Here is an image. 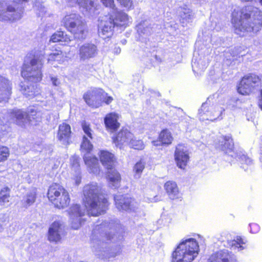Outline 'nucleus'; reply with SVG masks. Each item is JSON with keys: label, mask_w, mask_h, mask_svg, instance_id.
<instances>
[{"label": "nucleus", "mask_w": 262, "mask_h": 262, "mask_svg": "<svg viewBox=\"0 0 262 262\" xmlns=\"http://www.w3.org/2000/svg\"><path fill=\"white\" fill-rule=\"evenodd\" d=\"M77 3L79 6L86 10H91L95 7L94 0H77Z\"/></svg>", "instance_id": "obj_34"}, {"label": "nucleus", "mask_w": 262, "mask_h": 262, "mask_svg": "<svg viewBox=\"0 0 262 262\" xmlns=\"http://www.w3.org/2000/svg\"><path fill=\"white\" fill-rule=\"evenodd\" d=\"M231 23L235 34L241 37L258 31L262 27V12H254V7L246 5L234 9L231 15Z\"/></svg>", "instance_id": "obj_1"}, {"label": "nucleus", "mask_w": 262, "mask_h": 262, "mask_svg": "<svg viewBox=\"0 0 262 262\" xmlns=\"http://www.w3.org/2000/svg\"><path fill=\"white\" fill-rule=\"evenodd\" d=\"M10 198V189L5 186L0 189V205H5L9 202Z\"/></svg>", "instance_id": "obj_32"}, {"label": "nucleus", "mask_w": 262, "mask_h": 262, "mask_svg": "<svg viewBox=\"0 0 262 262\" xmlns=\"http://www.w3.org/2000/svg\"><path fill=\"white\" fill-rule=\"evenodd\" d=\"M10 115L12 118L18 121H21L24 119H27L26 112L20 109H13L10 112Z\"/></svg>", "instance_id": "obj_33"}, {"label": "nucleus", "mask_w": 262, "mask_h": 262, "mask_svg": "<svg viewBox=\"0 0 262 262\" xmlns=\"http://www.w3.org/2000/svg\"><path fill=\"white\" fill-rule=\"evenodd\" d=\"M208 262H235V260L228 251L223 250L213 253Z\"/></svg>", "instance_id": "obj_25"}, {"label": "nucleus", "mask_w": 262, "mask_h": 262, "mask_svg": "<svg viewBox=\"0 0 262 262\" xmlns=\"http://www.w3.org/2000/svg\"><path fill=\"white\" fill-rule=\"evenodd\" d=\"M121 180L120 174L116 169L108 170L107 172V180L113 186H117Z\"/></svg>", "instance_id": "obj_30"}, {"label": "nucleus", "mask_w": 262, "mask_h": 262, "mask_svg": "<svg viewBox=\"0 0 262 262\" xmlns=\"http://www.w3.org/2000/svg\"><path fill=\"white\" fill-rule=\"evenodd\" d=\"M164 189L169 199L171 200L181 199L182 194L175 181L172 180L166 181L164 184Z\"/></svg>", "instance_id": "obj_22"}, {"label": "nucleus", "mask_w": 262, "mask_h": 262, "mask_svg": "<svg viewBox=\"0 0 262 262\" xmlns=\"http://www.w3.org/2000/svg\"><path fill=\"white\" fill-rule=\"evenodd\" d=\"M36 198L37 192L35 190L29 192L23 200V207L25 208H27L32 205L35 203Z\"/></svg>", "instance_id": "obj_31"}, {"label": "nucleus", "mask_w": 262, "mask_h": 262, "mask_svg": "<svg viewBox=\"0 0 262 262\" xmlns=\"http://www.w3.org/2000/svg\"><path fill=\"white\" fill-rule=\"evenodd\" d=\"M241 159L242 160H245L246 162H248V163L251 162L250 159L246 156H243V157H241Z\"/></svg>", "instance_id": "obj_47"}, {"label": "nucleus", "mask_w": 262, "mask_h": 262, "mask_svg": "<svg viewBox=\"0 0 262 262\" xmlns=\"http://www.w3.org/2000/svg\"><path fill=\"white\" fill-rule=\"evenodd\" d=\"M242 2H251L253 0H240Z\"/></svg>", "instance_id": "obj_48"}, {"label": "nucleus", "mask_w": 262, "mask_h": 262, "mask_svg": "<svg viewBox=\"0 0 262 262\" xmlns=\"http://www.w3.org/2000/svg\"><path fill=\"white\" fill-rule=\"evenodd\" d=\"M129 147L135 150L140 151L144 149L146 144L142 139L134 137L130 138L127 144Z\"/></svg>", "instance_id": "obj_28"}, {"label": "nucleus", "mask_w": 262, "mask_h": 262, "mask_svg": "<svg viewBox=\"0 0 262 262\" xmlns=\"http://www.w3.org/2000/svg\"><path fill=\"white\" fill-rule=\"evenodd\" d=\"M47 197L53 206L59 209L68 207L71 202L69 192L61 184L52 183L48 187Z\"/></svg>", "instance_id": "obj_6"}, {"label": "nucleus", "mask_w": 262, "mask_h": 262, "mask_svg": "<svg viewBox=\"0 0 262 262\" xmlns=\"http://www.w3.org/2000/svg\"><path fill=\"white\" fill-rule=\"evenodd\" d=\"M61 21L64 27L71 32L75 38H85L89 32L88 27L86 23L82 20L79 15L75 13L67 14Z\"/></svg>", "instance_id": "obj_7"}, {"label": "nucleus", "mask_w": 262, "mask_h": 262, "mask_svg": "<svg viewBox=\"0 0 262 262\" xmlns=\"http://www.w3.org/2000/svg\"><path fill=\"white\" fill-rule=\"evenodd\" d=\"M82 97L85 103L93 108H97L103 103L108 105L114 100L113 97L109 96L102 88L96 87L87 90Z\"/></svg>", "instance_id": "obj_9"}, {"label": "nucleus", "mask_w": 262, "mask_h": 262, "mask_svg": "<svg viewBox=\"0 0 262 262\" xmlns=\"http://www.w3.org/2000/svg\"><path fill=\"white\" fill-rule=\"evenodd\" d=\"M145 168V163L142 160H139L134 165L133 170L135 173L140 177Z\"/></svg>", "instance_id": "obj_36"}, {"label": "nucleus", "mask_w": 262, "mask_h": 262, "mask_svg": "<svg viewBox=\"0 0 262 262\" xmlns=\"http://www.w3.org/2000/svg\"><path fill=\"white\" fill-rule=\"evenodd\" d=\"M22 17V13L6 0H0V21L14 23Z\"/></svg>", "instance_id": "obj_11"}, {"label": "nucleus", "mask_w": 262, "mask_h": 262, "mask_svg": "<svg viewBox=\"0 0 262 262\" xmlns=\"http://www.w3.org/2000/svg\"><path fill=\"white\" fill-rule=\"evenodd\" d=\"M37 111L34 108V106L30 107L28 108L27 111L26 112L27 119L31 121L32 120L37 119Z\"/></svg>", "instance_id": "obj_37"}, {"label": "nucleus", "mask_w": 262, "mask_h": 262, "mask_svg": "<svg viewBox=\"0 0 262 262\" xmlns=\"http://www.w3.org/2000/svg\"><path fill=\"white\" fill-rule=\"evenodd\" d=\"M62 228V224L60 221L53 222L49 228L48 232V239L50 242L57 243L61 240V235L60 232Z\"/></svg>", "instance_id": "obj_20"}, {"label": "nucleus", "mask_w": 262, "mask_h": 262, "mask_svg": "<svg viewBox=\"0 0 262 262\" xmlns=\"http://www.w3.org/2000/svg\"><path fill=\"white\" fill-rule=\"evenodd\" d=\"M73 133L70 125L66 122H62L58 126L57 132V138L66 145H70L72 142Z\"/></svg>", "instance_id": "obj_16"}, {"label": "nucleus", "mask_w": 262, "mask_h": 262, "mask_svg": "<svg viewBox=\"0 0 262 262\" xmlns=\"http://www.w3.org/2000/svg\"><path fill=\"white\" fill-rule=\"evenodd\" d=\"M82 129L84 133L80 145V150L85 152L83 157L84 164L86 165L90 173L99 174L101 167L98 159L95 156H88L93 149V145L91 143L90 140L93 139V130L90 123L85 121L81 123Z\"/></svg>", "instance_id": "obj_4"}, {"label": "nucleus", "mask_w": 262, "mask_h": 262, "mask_svg": "<svg viewBox=\"0 0 262 262\" xmlns=\"http://www.w3.org/2000/svg\"><path fill=\"white\" fill-rule=\"evenodd\" d=\"M68 214L71 222V227L72 229H78L86 221L83 218V216L85 215V212L81 209L79 204H73L68 210Z\"/></svg>", "instance_id": "obj_12"}, {"label": "nucleus", "mask_w": 262, "mask_h": 262, "mask_svg": "<svg viewBox=\"0 0 262 262\" xmlns=\"http://www.w3.org/2000/svg\"><path fill=\"white\" fill-rule=\"evenodd\" d=\"M12 94V85L7 78L0 75V103L8 102Z\"/></svg>", "instance_id": "obj_15"}, {"label": "nucleus", "mask_w": 262, "mask_h": 262, "mask_svg": "<svg viewBox=\"0 0 262 262\" xmlns=\"http://www.w3.org/2000/svg\"><path fill=\"white\" fill-rule=\"evenodd\" d=\"M259 2H260V4L262 5V0H259Z\"/></svg>", "instance_id": "obj_49"}, {"label": "nucleus", "mask_w": 262, "mask_h": 262, "mask_svg": "<svg viewBox=\"0 0 262 262\" xmlns=\"http://www.w3.org/2000/svg\"><path fill=\"white\" fill-rule=\"evenodd\" d=\"M262 86V77L255 73L242 76L236 85V91L243 96H249Z\"/></svg>", "instance_id": "obj_8"}, {"label": "nucleus", "mask_w": 262, "mask_h": 262, "mask_svg": "<svg viewBox=\"0 0 262 262\" xmlns=\"http://www.w3.org/2000/svg\"><path fill=\"white\" fill-rule=\"evenodd\" d=\"M115 204L116 208L120 211L130 210L133 199L123 195L115 196Z\"/></svg>", "instance_id": "obj_24"}, {"label": "nucleus", "mask_w": 262, "mask_h": 262, "mask_svg": "<svg viewBox=\"0 0 262 262\" xmlns=\"http://www.w3.org/2000/svg\"><path fill=\"white\" fill-rule=\"evenodd\" d=\"M81 177L80 176H76L74 178V182L76 185H79L81 182Z\"/></svg>", "instance_id": "obj_44"}, {"label": "nucleus", "mask_w": 262, "mask_h": 262, "mask_svg": "<svg viewBox=\"0 0 262 262\" xmlns=\"http://www.w3.org/2000/svg\"><path fill=\"white\" fill-rule=\"evenodd\" d=\"M133 135V133L128 127L126 126H122L119 131L115 132V133L112 136V143L116 146L122 148L125 143L128 144V142Z\"/></svg>", "instance_id": "obj_14"}, {"label": "nucleus", "mask_w": 262, "mask_h": 262, "mask_svg": "<svg viewBox=\"0 0 262 262\" xmlns=\"http://www.w3.org/2000/svg\"><path fill=\"white\" fill-rule=\"evenodd\" d=\"M71 165L72 167L75 168L80 167V159L78 157H73L71 160Z\"/></svg>", "instance_id": "obj_41"}, {"label": "nucleus", "mask_w": 262, "mask_h": 262, "mask_svg": "<svg viewBox=\"0 0 262 262\" xmlns=\"http://www.w3.org/2000/svg\"><path fill=\"white\" fill-rule=\"evenodd\" d=\"M10 150L6 146H0V163L6 161L10 156Z\"/></svg>", "instance_id": "obj_35"}, {"label": "nucleus", "mask_w": 262, "mask_h": 262, "mask_svg": "<svg viewBox=\"0 0 262 262\" xmlns=\"http://www.w3.org/2000/svg\"><path fill=\"white\" fill-rule=\"evenodd\" d=\"M97 46L92 43H85L79 49V55L81 60H85L95 57L97 54Z\"/></svg>", "instance_id": "obj_21"}, {"label": "nucleus", "mask_w": 262, "mask_h": 262, "mask_svg": "<svg viewBox=\"0 0 262 262\" xmlns=\"http://www.w3.org/2000/svg\"><path fill=\"white\" fill-rule=\"evenodd\" d=\"M199 245L193 238L181 242L171 254V262H192L198 255Z\"/></svg>", "instance_id": "obj_5"}, {"label": "nucleus", "mask_w": 262, "mask_h": 262, "mask_svg": "<svg viewBox=\"0 0 262 262\" xmlns=\"http://www.w3.org/2000/svg\"><path fill=\"white\" fill-rule=\"evenodd\" d=\"M44 59L43 54L35 52H30L26 56L20 72L25 80L35 83L41 81Z\"/></svg>", "instance_id": "obj_3"}, {"label": "nucleus", "mask_w": 262, "mask_h": 262, "mask_svg": "<svg viewBox=\"0 0 262 262\" xmlns=\"http://www.w3.org/2000/svg\"><path fill=\"white\" fill-rule=\"evenodd\" d=\"M222 141L220 144L222 150L225 152H230L233 151L234 144L233 140L231 136H223Z\"/></svg>", "instance_id": "obj_26"}, {"label": "nucleus", "mask_w": 262, "mask_h": 262, "mask_svg": "<svg viewBox=\"0 0 262 262\" xmlns=\"http://www.w3.org/2000/svg\"><path fill=\"white\" fill-rule=\"evenodd\" d=\"M98 157L102 165L106 169H113L117 163V158L115 155L107 150H100L98 154Z\"/></svg>", "instance_id": "obj_17"}, {"label": "nucleus", "mask_w": 262, "mask_h": 262, "mask_svg": "<svg viewBox=\"0 0 262 262\" xmlns=\"http://www.w3.org/2000/svg\"><path fill=\"white\" fill-rule=\"evenodd\" d=\"M72 40L71 37L62 31H57L53 33L50 38V42L56 43L64 42L69 43Z\"/></svg>", "instance_id": "obj_27"}, {"label": "nucleus", "mask_w": 262, "mask_h": 262, "mask_svg": "<svg viewBox=\"0 0 262 262\" xmlns=\"http://www.w3.org/2000/svg\"><path fill=\"white\" fill-rule=\"evenodd\" d=\"M173 141V137L168 129H163L159 133L157 139L153 140L151 143L155 146H168Z\"/></svg>", "instance_id": "obj_23"}, {"label": "nucleus", "mask_w": 262, "mask_h": 262, "mask_svg": "<svg viewBox=\"0 0 262 262\" xmlns=\"http://www.w3.org/2000/svg\"><path fill=\"white\" fill-rule=\"evenodd\" d=\"M250 228H251V232L252 233H256L259 230V226L254 223H252L250 224Z\"/></svg>", "instance_id": "obj_43"}, {"label": "nucleus", "mask_w": 262, "mask_h": 262, "mask_svg": "<svg viewBox=\"0 0 262 262\" xmlns=\"http://www.w3.org/2000/svg\"><path fill=\"white\" fill-rule=\"evenodd\" d=\"M105 238L106 241H111L113 238V235L111 233H106Z\"/></svg>", "instance_id": "obj_46"}, {"label": "nucleus", "mask_w": 262, "mask_h": 262, "mask_svg": "<svg viewBox=\"0 0 262 262\" xmlns=\"http://www.w3.org/2000/svg\"><path fill=\"white\" fill-rule=\"evenodd\" d=\"M120 115L116 112L107 113L104 118V123L107 130L116 132L120 127Z\"/></svg>", "instance_id": "obj_18"}, {"label": "nucleus", "mask_w": 262, "mask_h": 262, "mask_svg": "<svg viewBox=\"0 0 262 262\" xmlns=\"http://www.w3.org/2000/svg\"><path fill=\"white\" fill-rule=\"evenodd\" d=\"M258 105L259 107L262 110V89L259 91V96L258 99Z\"/></svg>", "instance_id": "obj_45"}, {"label": "nucleus", "mask_w": 262, "mask_h": 262, "mask_svg": "<svg viewBox=\"0 0 262 262\" xmlns=\"http://www.w3.org/2000/svg\"><path fill=\"white\" fill-rule=\"evenodd\" d=\"M55 52L51 53L49 55L48 62L57 61L58 63L61 64L65 61L66 54L61 50L55 49Z\"/></svg>", "instance_id": "obj_29"}, {"label": "nucleus", "mask_w": 262, "mask_h": 262, "mask_svg": "<svg viewBox=\"0 0 262 262\" xmlns=\"http://www.w3.org/2000/svg\"><path fill=\"white\" fill-rule=\"evenodd\" d=\"M117 1L122 7L126 8L128 10L133 7V0H117Z\"/></svg>", "instance_id": "obj_39"}, {"label": "nucleus", "mask_w": 262, "mask_h": 262, "mask_svg": "<svg viewBox=\"0 0 262 262\" xmlns=\"http://www.w3.org/2000/svg\"><path fill=\"white\" fill-rule=\"evenodd\" d=\"M62 228V224L60 221L53 222L49 228L48 232V239L50 242L57 243L61 240V235L60 232Z\"/></svg>", "instance_id": "obj_19"}, {"label": "nucleus", "mask_w": 262, "mask_h": 262, "mask_svg": "<svg viewBox=\"0 0 262 262\" xmlns=\"http://www.w3.org/2000/svg\"><path fill=\"white\" fill-rule=\"evenodd\" d=\"M174 157L177 167L180 169L185 170L189 162L190 157L184 144L178 145L174 153Z\"/></svg>", "instance_id": "obj_13"}, {"label": "nucleus", "mask_w": 262, "mask_h": 262, "mask_svg": "<svg viewBox=\"0 0 262 262\" xmlns=\"http://www.w3.org/2000/svg\"><path fill=\"white\" fill-rule=\"evenodd\" d=\"M99 191L97 183H90L83 187L82 204L89 216H98L108 209L110 203L108 198Z\"/></svg>", "instance_id": "obj_2"}, {"label": "nucleus", "mask_w": 262, "mask_h": 262, "mask_svg": "<svg viewBox=\"0 0 262 262\" xmlns=\"http://www.w3.org/2000/svg\"><path fill=\"white\" fill-rule=\"evenodd\" d=\"M29 86H26L25 85H21V91L23 92L24 95L29 96L31 95H34V93H33L32 91L30 92L29 91H27V90L29 89Z\"/></svg>", "instance_id": "obj_42"}, {"label": "nucleus", "mask_w": 262, "mask_h": 262, "mask_svg": "<svg viewBox=\"0 0 262 262\" xmlns=\"http://www.w3.org/2000/svg\"><path fill=\"white\" fill-rule=\"evenodd\" d=\"M106 19L102 28L103 34L111 32L115 27H123L126 26L128 21L127 14L121 11H116L106 15Z\"/></svg>", "instance_id": "obj_10"}, {"label": "nucleus", "mask_w": 262, "mask_h": 262, "mask_svg": "<svg viewBox=\"0 0 262 262\" xmlns=\"http://www.w3.org/2000/svg\"><path fill=\"white\" fill-rule=\"evenodd\" d=\"M245 243L243 241V239L241 236H237L236 239H234L232 242V247L239 249L240 250H243L244 249L243 245Z\"/></svg>", "instance_id": "obj_38"}, {"label": "nucleus", "mask_w": 262, "mask_h": 262, "mask_svg": "<svg viewBox=\"0 0 262 262\" xmlns=\"http://www.w3.org/2000/svg\"><path fill=\"white\" fill-rule=\"evenodd\" d=\"M100 2L105 7L116 9L114 0H100Z\"/></svg>", "instance_id": "obj_40"}]
</instances>
